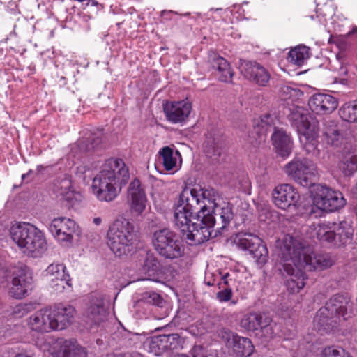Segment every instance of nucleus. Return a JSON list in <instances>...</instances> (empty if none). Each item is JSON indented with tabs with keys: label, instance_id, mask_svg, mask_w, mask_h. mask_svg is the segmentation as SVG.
I'll use <instances>...</instances> for the list:
<instances>
[{
	"label": "nucleus",
	"instance_id": "5",
	"mask_svg": "<svg viewBox=\"0 0 357 357\" xmlns=\"http://www.w3.org/2000/svg\"><path fill=\"white\" fill-rule=\"evenodd\" d=\"M277 118L273 114H266L259 119H255L253 124L254 132L258 135L259 141H265L266 133L272 128L274 132L271 135V141L275 152L282 158L288 157L293 148V141L289 135L282 128L275 127Z\"/></svg>",
	"mask_w": 357,
	"mask_h": 357
},
{
	"label": "nucleus",
	"instance_id": "19",
	"mask_svg": "<svg viewBox=\"0 0 357 357\" xmlns=\"http://www.w3.org/2000/svg\"><path fill=\"white\" fill-rule=\"evenodd\" d=\"M310 109L317 114H327L333 112L338 106L337 98L326 93H316L308 100Z\"/></svg>",
	"mask_w": 357,
	"mask_h": 357
},
{
	"label": "nucleus",
	"instance_id": "26",
	"mask_svg": "<svg viewBox=\"0 0 357 357\" xmlns=\"http://www.w3.org/2000/svg\"><path fill=\"white\" fill-rule=\"evenodd\" d=\"M227 345L232 349L233 352L238 357H249L255 350L249 338L234 333L228 336Z\"/></svg>",
	"mask_w": 357,
	"mask_h": 357
},
{
	"label": "nucleus",
	"instance_id": "33",
	"mask_svg": "<svg viewBox=\"0 0 357 357\" xmlns=\"http://www.w3.org/2000/svg\"><path fill=\"white\" fill-rule=\"evenodd\" d=\"M143 269L147 273L150 280L155 282L160 280L161 264L158 259L153 254L147 255Z\"/></svg>",
	"mask_w": 357,
	"mask_h": 357
},
{
	"label": "nucleus",
	"instance_id": "30",
	"mask_svg": "<svg viewBox=\"0 0 357 357\" xmlns=\"http://www.w3.org/2000/svg\"><path fill=\"white\" fill-rule=\"evenodd\" d=\"M323 141L328 145L338 147L343 142V135L333 120L326 121L322 128Z\"/></svg>",
	"mask_w": 357,
	"mask_h": 357
},
{
	"label": "nucleus",
	"instance_id": "10",
	"mask_svg": "<svg viewBox=\"0 0 357 357\" xmlns=\"http://www.w3.org/2000/svg\"><path fill=\"white\" fill-rule=\"evenodd\" d=\"M310 194L313 203L319 209L333 212L344 207L347 203L342 193L333 190L326 185H312Z\"/></svg>",
	"mask_w": 357,
	"mask_h": 357
},
{
	"label": "nucleus",
	"instance_id": "43",
	"mask_svg": "<svg viewBox=\"0 0 357 357\" xmlns=\"http://www.w3.org/2000/svg\"><path fill=\"white\" fill-rule=\"evenodd\" d=\"M163 301V298L159 294L154 291H146L142 294L139 302L144 304L162 307Z\"/></svg>",
	"mask_w": 357,
	"mask_h": 357
},
{
	"label": "nucleus",
	"instance_id": "53",
	"mask_svg": "<svg viewBox=\"0 0 357 357\" xmlns=\"http://www.w3.org/2000/svg\"><path fill=\"white\" fill-rule=\"evenodd\" d=\"M93 222L95 225H100L102 222V219L100 217L94 218Z\"/></svg>",
	"mask_w": 357,
	"mask_h": 357
},
{
	"label": "nucleus",
	"instance_id": "45",
	"mask_svg": "<svg viewBox=\"0 0 357 357\" xmlns=\"http://www.w3.org/2000/svg\"><path fill=\"white\" fill-rule=\"evenodd\" d=\"M59 357H87V353L82 347H75L73 350L65 349Z\"/></svg>",
	"mask_w": 357,
	"mask_h": 357
},
{
	"label": "nucleus",
	"instance_id": "31",
	"mask_svg": "<svg viewBox=\"0 0 357 357\" xmlns=\"http://www.w3.org/2000/svg\"><path fill=\"white\" fill-rule=\"evenodd\" d=\"M105 312L103 300L95 296H90L86 315L95 324L102 321V316Z\"/></svg>",
	"mask_w": 357,
	"mask_h": 357
},
{
	"label": "nucleus",
	"instance_id": "48",
	"mask_svg": "<svg viewBox=\"0 0 357 357\" xmlns=\"http://www.w3.org/2000/svg\"><path fill=\"white\" fill-rule=\"evenodd\" d=\"M239 191H241L245 194H251V183L250 180H238V185Z\"/></svg>",
	"mask_w": 357,
	"mask_h": 357
},
{
	"label": "nucleus",
	"instance_id": "2",
	"mask_svg": "<svg viewBox=\"0 0 357 357\" xmlns=\"http://www.w3.org/2000/svg\"><path fill=\"white\" fill-rule=\"evenodd\" d=\"M308 250L298 241L284 243L281 249L277 267L286 280V287L290 294L298 293L305 286L307 271L323 270L333 264L331 256L327 253H307Z\"/></svg>",
	"mask_w": 357,
	"mask_h": 357
},
{
	"label": "nucleus",
	"instance_id": "3",
	"mask_svg": "<svg viewBox=\"0 0 357 357\" xmlns=\"http://www.w3.org/2000/svg\"><path fill=\"white\" fill-rule=\"evenodd\" d=\"M290 110L288 119L291 126L296 128L303 149L308 154L318 155L319 121L302 107H295Z\"/></svg>",
	"mask_w": 357,
	"mask_h": 357
},
{
	"label": "nucleus",
	"instance_id": "22",
	"mask_svg": "<svg viewBox=\"0 0 357 357\" xmlns=\"http://www.w3.org/2000/svg\"><path fill=\"white\" fill-rule=\"evenodd\" d=\"M272 196L275 204L283 210L295 205L299 197L298 192L289 184H282L275 187Z\"/></svg>",
	"mask_w": 357,
	"mask_h": 357
},
{
	"label": "nucleus",
	"instance_id": "57",
	"mask_svg": "<svg viewBox=\"0 0 357 357\" xmlns=\"http://www.w3.org/2000/svg\"><path fill=\"white\" fill-rule=\"evenodd\" d=\"M230 175V172H229L228 174H226V173H224V176H229Z\"/></svg>",
	"mask_w": 357,
	"mask_h": 357
},
{
	"label": "nucleus",
	"instance_id": "17",
	"mask_svg": "<svg viewBox=\"0 0 357 357\" xmlns=\"http://www.w3.org/2000/svg\"><path fill=\"white\" fill-rule=\"evenodd\" d=\"M76 223L74 220L66 218H54L49 227L50 232L59 241L70 242L75 232Z\"/></svg>",
	"mask_w": 357,
	"mask_h": 357
},
{
	"label": "nucleus",
	"instance_id": "9",
	"mask_svg": "<svg viewBox=\"0 0 357 357\" xmlns=\"http://www.w3.org/2000/svg\"><path fill=\"white\" fill-rule=\"evenodd\" d=\"M202 193L200 196L202 199V204L208 202V204H213V208L207 205L210 210V213L215 220V223L213 227L212 234L214 233L213 237L222 236L227 231V227L234 218V213L232 206L227 204L225 206H218L215 203V197L218 196V192L214 189H201ZM213 236L211 237L212 238Z\"/></svg>",
	"mask_w": 357,
	"mask_h": 357
},
{
	"label": "nucleus",
	"instance_id": "40",
	"mask_svg": "<svg viewBox=\"0 0 357 357\" xmlns=\"http://www.w3.org/2000/svg\"><path fill=\"white\" fill-rule=\"evenodd\" d=\"M229 275V273H227L221 278V281L217 284L220 291L216 293V298L221 303L231 301L233 296L232 289L227 280Z\"/></svg>",
	"mask_w": 357,
	"mask_h": 357
},
{
	"label": "nucleus",
	"instance_id": "21",
	"mask_svg": "<svg viewBox=\"0 0 357 357\" xmlns=\"http://www.w3.org/2000/svg\"><path fill=\"white\" fill-rule=\"evenodd\" d=\"M93 180V194L100 201L111 202L121 190V185H116V180Z\"/></svg>",
	"mask_w": 357,
	"mask_h": 357
},
{
	"label": "nucleus",
	"instance_id": "4",
	"mask_svg": "<svg viewBox=\"0 0 357 357\" xmlns=\"http://www.w3.org/2000/svg\"><path fill=\"white\" fill-rule=\"evenodd\" d=\"M10 236L22 252L32 257H39L47 249L43 233L32 224L20 222L13 225Z\"/></svg>",
	"mask_w": 357,
	"mask_h": 357
},
{
	"label": "nucleus",
	"instance_id": "7",
	"mask_svg": "<svg viewBox=\"0 0 357 357\" xmlns=\"http://www.w3.org/2000/svg\"><path fill=\"white\" fill-rule=\"evenodd\" d=\"M107 237V245L116 256L127 255L133 249L135 227L126 219L117 220L109 227Z\"/></svg>",
	"mask_w": 357,
	"mask_h": 357
},
{
	"label": "nucleus",
	"instance_id": "51",
	"mask_svg": "<svg viewBox=\"0 0 357 357\" xmlns=\"http://www.w3.org/2000/svg\"><path fill=\"white\" fill-rule=\"evenodd\" d=\"M114 169V178H129V176H121L119 174L118 172H119V169H120V167L119 168H112Z\"/></svg>",
	"mask_w": 357,
	"mask_h": 357
},
{
	"label": "nucleus",
	"instance_id": "56",
	"mask_svg": "<svg viewBox=\"0 0 357 357\" xmlns=\"http://www.w3.org/2000/svg\"><path fill=\"white\" fill-rule=\"evenodd\" d=\"M236 303H237V301H234V300H232V301H231V303L232 305H235V304H236Z\"/></svg>",
	"mask_w": 357,
	"mask_h": 357
},
{
	"label": "nucleus",
	"instance_id": "50",
	"mask_svg": "<svg viewBox=\"0 0 357 357\" xmlns=\"http://www.w3.org/2000/svg\"><path fill=\"white\" fill-rule=\"evenodd\" d=\"M22 311H23L24 312L22 313V314H24V313H26L27 311H28V307H27V305H18L16 306V310L14 311L15 313L16 312H21Z\"/></svg>",
	"mask_w": 357,
	"mask_h": 357
},
{
	"label": "nucleus",
	"instance_id": "46",
	"mask_svg": "<svg viewBox=\"0 0 357 357\" xmlns=\"http://www.w3.org/2000/svg\"><path fill=\"white\" fill-rule=\"evenodd\" d=\"M317 2V12L319 13L324 17H326L328 15H332L334 13V9L333 8V3H326L324 5H321L320 2L318 0H315Z\"/></svg>",
	"mask_w": 357,
	"mask_h": 357
},
{
	"label": "nucleus",
	"instance_id": "12",
	"mask_svg": "<svg viewBox=\"0 0 357 357\" xmlns=\"http://www.w3.org/2000/svg\"><path fill=\"white\" fill-rule=\"evenodd\" d=\"M32 283V273L29 268L25 265L16 266L13 271L12 287L9 292L12 297L22 299L29 295Z\"/></svg>",
	"mask_w": 357,
	"mask_h": 357
},
{
	"label": "nucleus",
	"instance_id": "1",
	"mask_svg": "<svg viewBox=\"0 0 357 357\" xmlns=\"http://www.w3.org/2000/svg\"><path fill=\"white\" fill-rule=\"evenodd\" d=\"M183 191L174 212V223L190 245L207 241L211 236L215 220L210 213L207 204L201 205L199 192L190 190V197Z\"/></svg>",
	"mask_w": 357,
	"mask_h": 357
},
{
	"label": "nucleus",
	"instance_id": "55",
	"mask_svg": "<svg viewBox=\"0 0 357 357\" xmlns=\"http://www.w3.org/2000/svg\"><path fill=\"white\" fill-rule=\"evenodd\" d=\"M206 284H207L208 286H213V285H214V283H213V282H206Z\"/></svg>",
	"mask_w": 357,
	"mask_h": 357
},
{
	"label": "nucleus",
	"instance_id": "60",
	"mask_svg": "<svg viewBox=\"0 0 357 357\" xmlns=\"http://www.w3.org/2000/svg\"><path fill=\"white\" fill-rule=\"evenodd\" d=\"M231 176L235 177L236 176L234 175V173H231Z\"/></svg>",
	"mask_w": 357,
	"mask_h": 357
},
{
	"label": "nucleus",
	"instance_id": "54",
	"mask_svg": "<svg viewBox=\"0 0 357 357\" xmlns=\"http://www.w3.org/2000/svg\"><path fill=\"white\" fill-rule=\"evenodd\" d=\"M115 357H131V355L129 354H123V355H119V356H116Z\"/></svg>",
	"mask_w": 357,
	"mask_h": 357
},
{
	"label": "nucleus",
	"instance_id": "38",
	"mask_svg": "<svg viewBox=\"0 0 357 357\" xmlns=\"http://www.w3.org/2000/svg\"><path fill=\"white\" fill-rule=\"evenodd\" d=\"M354 229L347 222H341L335 231L337 246L349 243L353 238Z\"/></svg>",
	"mask_w": 357,
	"mask_h": 357
},
{
	"label": "nucleus",
	"instance_id": "24",
	"mask_svg": "<svg viewBox=\"0 0 357 357\" xmlns=\"http://www.w3.org/2000/svg\"><path fill=\"white\" fill-rule=\"evenodd\" d=\"M209 61L219 81L226 83L232 82L234 75L230 63L222 56L213 52L209 55Z\"/></svg>",
	"mask_w": 357,
	"mask_h": 357
},
{
	"label": "nucleus",
	"instance_id": "6",
	"mask_svg": "<svg viewBox=\"0 0 357 357\" xmlns=\"http://www.w3.org/2000/svg\"><path fill=\"white\" fill-rule=\"evenodd\" d=\"M355 317L354 304L347 293L333 295L317 312L315 321L320 326L331 319L336 318L339 321H352Z\"/></svg>",
	"mask_w": 357,
	"mask_h": 357
},
{
	"label": "nucleus",
	"instance_id": "8",
	"mask_svg": "<svg viewBox=\"0 0 357 357\" xmlns=\"http://www.w3.org/2000/svg\"><path fill=\"white\" fill-rule=\"evenodd\" d=\"M152 244L155 252L166 260L178 259L185 254V248L181 236L169 228L153 232Z\"/></svg>",
	"mask_w": 357,
	"mask_h": 357
},
{
	"label": "nucleus",
	"instance_id": "59",
	"mask_svg": "<svg viewBox=\"0 0 357 357\" xmlns=\"http://www.w3.org/2000/svg\"><path fill=\"white\" fill-rule=\"evenodd\" d=\"M185 16H188V15H190V13H187L186 14H185Z\"/></svg>",
	"mask_w": 357,
	"mask_h": 357
},
{
	"label": "nucleus",
	"instance_id": "11",
	"mask_svg": "<svg viewBox=\"0 0 357 357\" xmlns=\"http://www.w3.org/2000/svg\"><path fill=\"white\" fill-rule=\"evenodd\" d=\"M234 243L241 249L247 250L256 259L260 266L266 264L268 252L261 238L251 233H238L236 235Z\"/></svg>",
	"mask_w": 357,
	"mask_h": 357
},
{
	"label": "nucleus",
	"instance_id": "36",
	"mask_svg": "<svg viewBox=\"0 0 357 357\" xmlns=\"http://www.w3.org/2000/svg\"><path fill=\"white\" fill-rule=\"evenodd\" d=\"M255 335L262 342H267L275 336V331L273 326V320L269 315L264 318L261 325L255 332Z\"/></svg>",
	"mask_w": 357,
	"mask_h": 357
},
{
	"label": "nucleus",
	"instance_id": "23",
	"mask_svg": "<svg viewBox=\"0 0 357 357\" xmlns=\"http://www.w3.org/2000/svg\"><path fill=\"white\" fill-rule=\"evenodd\" d=\"M204 151L208 158L217 159L220 156L222 149V132L215 127H211L205 135Z\"/></svg>",
	"mask_w": 357,
	"mask_h": 357
},
{
	"label": "nucleus",
	"instance_id": "29",
	"mask_svg": "<svg viewBox=\"0 0 357 357\" xmlns=\"http://www.w3.org/2000/svg\"><path fill=\"white\" fill-rule=\"evenodd\" d=\"M352 34V32H349L347 35H340L338 36L335 37L333 39V43L339 50L338 52L336 54V59L340 63V68L338 70L339 75L344 77V79H347L349 77L348 76V70L346 66H344L343 64L345 61V58L347 56V52L350 47V43L348 42V38Z\"/></svg>",
	"mask_w": 357,
	"mask_h": 357
},
{
	"label": "nucleus",
	"instance_id": "47",
	"mask_svg": "<svg viewBox=\"0 0 357 357\" xmlns=\"http://www.w3.org/2000/svg\"><path fill=\"white\" fill-rule=\"evenodd\" d=\"M49 167H43V165H38L36 171L29 170L26 174H23L21 176L22 179L26 178V176H33V177H41L44 174L42 173L43 171L47 170Z\"/></svg>",
	"mask_w": 357,
	"mask_h": 357
},
{
	"label": "nucleus",
	"instance_id": "44",
	"mask_svg": "<svg viewBox=\"0 0 357 357\" xmlns=\"http://www.w3.org/2000/svg\"><path fill=\"white\" fill-rule=\"evenodd\" d=\"M317 357H352L346 353L343 349L336 348L334 346L326 347L317 356Z\"/></svg>",
	"mask_w": 357,
	"mask_h": 357
},
{
	"label": "nucleus",
	"instance_id": "49",
	"mask_svg": "<svg viewBox=\"0 0 357 357\" xmlns=\"http://www.w3.org/2000/svg\"><path fill=\"white\" fill-rule=\"evenodd\" d=\"M295 181L301 187L307 188L309 192L311 185H321L320 183H312V180H295Z\"/></svg>",
	"mask_w": 357,
	"mask_h": 357
},
{
	"label": "nucleus",
	"instance_id": "37",
	"mask_svg": "<svg viewBox=\"0 0 357 357\" xmlns=\"http://www.w3.org/2000/svg\"><path fill=\"white\" fill-rule=\"evenodd\" d=\"M340 169L344 176H351L357 171V155L348 153L342 156L339 163Z\"/></svg>",
	"mask_w": 357,
	"mask_h": 357
},
{
	"label": "nucleus",
	"instance_id": "25",
	"mask_svg": "<svg viewBox=\"0 0 357 357\" xmlns=\"http://www.w3.org/2000/svg\"><path fill=\"white\" fill-rule=\"evenodd\" d=\"M245 77L259 86H265L270 80V73L261 64L255 61L248 62L244 67Z\"/></svg>",
	"mask_w": 357,
	"mask_h": 357
},
{
	"label": "nucleus",
	"instance_id": "42",
	"mask_svg": "<svg viewBox=\"0 0 357 357\" xmlns=\"http://www.w3.org/2000/svg\"><path fill=\"white\" fill-rule=\"evenodd\" d=\"M317 238L321 243H333L335 246H337V243L335 231L327 229L324 225L317 231Z\"/></svg>",
	"mask_w": 357,
	"mask_h": 357
},
{
	"label": "nucleus",
	"instance_id": "34",
	"mask_svg": "<svg viewBox=\"0 0 357 357\" xmlns=\"http://www.w3.org/2000/svg\"><path fill=\"white\" fill-rule=\"evenodd\" d=\"M267 315V314L260 312L248 313L241 319V326L245 330L252 331L255 333Z\"/></svg>",
	"mask_w": 357,
	"mask_h": 357
},
{
	"label": "nucleus",
	"instance_id": "35",
	"mask_svg": "<svg viewBox=\"0 0 357 357\" xmlns=\"http://www.w3.org/2000/svg\"><path fill=\"white\" fill-rule=\"evenodd\" d=\"M310 54V48L305 45H300L289 52L287 59L289 63L301 66L309 59Z\"/></svg>",
	"mask_w": 357,
	"mask_h": 357
},
{
	"label": "nucleus",
	"instance_id": "41",
	"mask_svg": "<svg viewBox=\"0 0 357 357\" xmlns=\"http://www.w3.org/2000/svg\"><path fill=\"white\" fill-rule=\"evenodd\" d=\"M160 154L163 160V165L167 170H172L175 166L176 159L173 156V150L169 147H163Z\"/></svg>",
	"mask_w": 357,
	"mask_h": 357
},
{
	"label": "nucleus",
	"instance_id": "16",
	"mask_svg": "<svg viewBox=\"0 0 357 357\" xmlns=\"http://www.w3.org/2000/svg\"><path fill=\"white\" fill-rule=\"evenodd\" d=\"M164 113L168 121L178 123L185 121L192 110V105L186 100L167 102L164 107Z\"/></svg>",
	"mask_w": 357,
	"mask_h": 357
},
{
	"label": "nucleus",
	"instance_id": "15",
	"mask_svg": "<svg viewBox=\"0 0 357 357\" xmlns=\"http://www.w3.org/2000/svg\"><path fill=\"white\" fill-rule=\"evenodd\" d=\"M51 313L53 330H63L70 326L74 318L75 309L70 305L59 303L48 308Z\"/></svg>",
	"mask_w": 357,
	"mask_h": 357
},
{
	"label": "nucleus",
	"instance_id": "39",
	"mask_svg": "<svg viewBox=\"0 0 357 357\" xmlns=\"http://www.w3.org/2000/svg\"><path fill=\"white\" fill-rule=\"evenodd\" d=\"M342 120L350 123H357V100L344 103L339 110Z\"/></svg>",
	"mask_w": 357,
	"mask_h": 357
},
{
	"label": "nucleus",
	"instance_id": "14",
	"mask_svg": "<svg viewBox=\"0 0 357 357\" xmlns=\"http://www.w3.org/2000/svg\"><path fill=\"white\" fill-rule=\"evenodd\" d=\"M183 340L177 333L159 335L151 337L149 349L156 356L165 351L177 350L183 347Z\"/></svg>",
	"mask_w": 357,
	"mask_h": 357
},
{
	"label": "nucleus",
	"instance_id": "20",
	"mask_svg": "<svg viewBox=\"0 0 357 357\" xmlns=\"http://www.w3.org/2000/svg\"><path fill=\"white\" fill-rule=\"evenodd\" d=\"M146 196L140 180H132L128 189V202L130 209L137 215L142 214L146 207Z\"/></svg>",
	"mask_w": 357,
	"mask_h": 357
},
{
	"label": "nucleus",
	"instance_id": "27",
	"mask_svg": "<svg viewBox=\"0 0 357 357\" xmlns=\"http://www.w3.org/2000/svg\"><path fill=\"white\" fill-rule=\"evenodd\" d=\"M51 313L48 308L42 309L36 312L29 319L28 324L30 328L38 333H46L53 330Z\"/></svg>",
	"mask_w": 357,
	"mask_h": 357
},
{
	"label": "nucleus",
	"instance_id": "52",
	"mask_svg": "<svg viewBox=\"0 0 357 357\" xmlns=\"http://www.w3.org/2000/svg\"><path fill=\"white\" fill-rule=\"evenodd\" d=\"M61 184H62L63 183V184H65L66 183V188H71V184H72V180H66V179H64V180H61Z\"/></svg>",
	"mask_w": 357,
	"mask_h": 357
},
{
	"label": "nucleus",
	"instance_id": "13",
	"mask_svg": "<svg viewBox=\"0 0 357 357\" xmlns=\"http://www.w3.org/2000/svg\"><path fill=\"white\" fill-rule=\"evenodd\" d=\"M284 171L292 178H308V176H320L317 165L307 158H294L285 165Z\"/></svg>",
	"mask_w": 357,
	"mask_h": 357
},
{
	"label": "nucleus",
	"instance_id": "28",
	"mask_svg": "<svg viewBox=\"0 0 357 357\" xmlns=\"http://www.w3.org/2000/svg\"><path fill=\"white\" fill-rule=\"evenodd\" d=\"M119 168V174L123 176H129V170L124 161L121 158H110L105 160L101 166V169L97 176L93 178H115L114 169Z\"/></svg>",
	"mask_w": 357,
	"mask_h": 357
},
{
	"label": "nucleus",
	"instance_id": "18",
	"mask_svg": "<svg viewBox=\"0 0 357 357\" xmlns=\"http://www.w3.org/2000/svg\"><path fill=\"white\" fill-rule=\"evenodd\" d=\"M47 275L50 277L51 285L57 291H62L66 286L72 287L71 278L63 264H52L46 269Z\"/></svg>",
	"mask_w": 357,
	"mask_h": 357
},
{
	"label": "nucleus",
	"instance_id": "58",
	"mask_svg": "<svg viewBox=\"0 0 357 357\" xmlns=\"http://www.w3.org/2000/svg\"><path fill=\"white\" fill-rule=\"evenodd\" d=\"M2 55H3V50L0 49V56H2Z\"/></svg>",
	"mask_w": 357,
	"mask_h": 357
},
{
	"label": "nucleus",
	"instance_id": "32",
	"mask_svg": "<svg viewBox=\"0 0 357 357\" xmlns=\"http://www.w3.org/2000/svg\"><path fill=\"white\" fill-rule=\"evenodd\" d=\"M104 130L102 128H93L90 130L89 136L82 142L81 149L87 152L101 149L104 138Z\"/></svg>",
	"mask_w": 357,
	"mask_h": 357
}]
</instances>
